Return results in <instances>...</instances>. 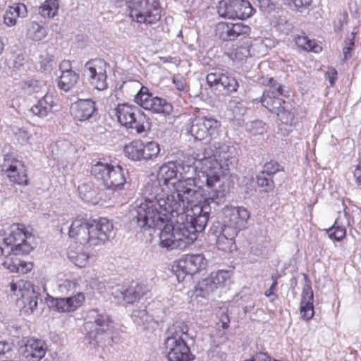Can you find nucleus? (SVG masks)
Instances as JSON below:
<instances>
[{
    "label": "nucleus",
    "instance_id": "obj_13",
    "mask_svg": "<svg viewBox=\"0 0 361 361\" xmlns=\"http://www.w3.org/2000/svg\"><path fill=\"white\" fill-rule=\"evenodd\" d=\"M89 246L104 244L114 236L113 224L106 218L90 220Z\"/></svg>",
    "mask_w": 361,
    "mask_h": 361
},
{
    "label": "nucleus",
    "instance_id": "obj_32",
    "mask_svg": "<svg viewBox=\"0 0 361 361\" xmlns=\"http://www.w3.org/2000/svg\"><path fill=\"white\" fill-rule=\"evenodd\" d=\"M277 96L271 95L269 92H264L261 99L262 104L269 111L276 114L281 109L284 103H286L283 99Z\"/></svg>",
    "mask_w": 361,
    "mask_h": 361
},
{
    "label": "nucleus",
    "instance_id": "obj_52",
    "mask_svg": "<svg viewBox=\"0 0 361 361\" xmlns=\"http://www.w3.org/2000/svg\"><path fill=\"white\" fill-rule=\"evenodd\" d=\"M78 283L75 280H66L59 286V290L61 293H74Z\"/></svg>",
    "mask_w": 361,
    "mask_h": 361
},
{
    "label": "nucleus",
    "instance_id": "obj_10",
    "mask_svg": "<svg viewBox=\"0 0 361 361\" xmlns=\"http://www.w3.org/2000/svg\"><path fill=\"white\" fill-rule=\"evenodd\" d=\"M135 102L142 108L153 113L169 115L172 110V104L165 99L153 97L145 86H142L135 96Z\"/></svg>",
    "mask_w": 361,
    "mask_h": 361
},
{
    "label": "nucleus",
    "instance_id": "obj_44",
    "mask_svg": "<svg viewBox=\"0 0 361 361\" xmlns=\"http://www.w3.org/2000/svg\"><path fill=\"white\" fill-rule=\"evenodd\" d=\"M231 273L227 270H219L212 272L209 276L215 285L216 288L223 286L230 279Z\"/></svg>",
    "mask_w": 361,
    "mask_h": 361
},
{
    "label": "nucleus",
    "instance_id": "obj_24",
    "mask_svg": "<svg viewBox=\"0 0 361 361\" xmlns=\"http://www.w3.org/2000/svg\"><path fill=\"white\" fill-rule=\"evenodd\" d=\"M348 214L343 212L339 213L338 216L336 219L334 225L326 229V233L329 238L340 241L346 235V226H349Z\"/></svg>",
    "mask_w": 361,
    "mask_h": 361
},
{
    "label": "nucleus",
    "instance_id": "obj_15",
    "mask_svg": "<svg viewBox=\"0 0 361 361\" xmlns=\"http://www.w3.org/2000/svg\"><path fill=\"white\" fill-rule=\"evenodd\" d=\"M207 260L202 254L186 255L178 262L176 276L178 281L184 280L186 276L191 277L193 274L204 269Z\"/></svg>",
    "mask_w": 361,
    "mask_h": 361
},
{
    "label": "nucleus",
    "instance_id": "obj_64",
    "mask_svg": "<svg viewBox=\"0 0 361 361\" xmlns=\"http://www.w3.org/2000/svg\"><path fill=\"white\" fill-rule=\"evenodd\" d=\"M353 49H351V47H344L343 56H344L345 60H348V59H350L351 57V51Z\"/></svg>",
    "mask_w": 361,
    "mask_h": 361
},
{
    "label": "nucleus",
    "instance_id": "obj_50",
    "mask_svg": "<svg viewBox=\"0 0 361 361\" xmlns=\"http://www.w3.org/2000/svg\"><path fill=\"white\" fill-rule=\"evenodd\" d=\"M248 130L254 135H262L265 131V124L262 121H254L251 122Z\"/></svg>",
    "mask_w": 361,
    "mask_h": 361
},
{
    "label": "nucleus",
    "instance_id": "obj_53",
    "mask_svg": "<svg viewBox=\"0 0 361 361\" xmlns=\"http://www.w3.org/2000/svg\"><path fill=\"white\" fill-rule=\"evenodd\" d=\"M17 16H16L13 13L11 12V10L7 9L4 16V23L8 26H13L16 25L17 21Z\"/></svg>",
    "mask_w": 361,
    "mask_h": 361
},
{
    "label": "nucleus",
    "instance_id": "obj_5",
    "mask_svg": "<svg viewBox=\"0 0 361 361\" xmlns=\"http://www.w3.org/2000/svg\"><path fill=\"white\" fill-rule=\"evenodd\" d=\"M185 323L174 325V331L165 339V349L169 361H192L195 359L188 341H193Z\"/></svg>",
    "mask_w": 361,
    "mask_h": 361
},
{
    "label": "nucleus",
    "instance_id": "obj_29",
    "mask_svg": "<svg viewBox=\"0 0 361 361\" xmlns=\"http://www.w3.org/2000/svg\"><path fill=\"white\" fill-rule=\"evenodd\" d=\"M55 105L54 99L52 95L45 94L37 104L30 108V111L35 116L39 118H44L51 112L53 106Z\"/></svg>",
    "mask_w": 361,
    "mask_h": 361
},
{
    "label": "nucleus",
    "instance_id": "obj_35",
    "mask_svg": "<svg viewBox=\"0 0 361 361\" xmlns=\"http://www.w3.org/2000/svg\"><path fill=\"white\" fill-rule=\"evenodd\" d=\"M126 155L133 161H142V142L134 140L125 147Z\"/></svg>",
    "mask_w": 361,
    "mask_h": 361
},
{
    "label": "nucleus",
    "instance_id": "obj_33",
    "mask_svg": "<svg viewBox=\"0 0 361 361\" xmlns=\"http://www.w3.org/2000/svg\"><path fill=\"white\" fill-rule=\"evenodd\" d=\"M4 267L11 272L26 274L32 268V264L22 261L18 258H7L3 262Z\"/></svg>",
    "mask_w": 361,
    "mask_h": 361
},
{
    "label": "nucleus",
    "instance_id": "obj_54",
    "mask_svg": "<svg viewBox=\"0 0 361 361\" xmlns=\"http://www.w3.org/2000/svg\"><path fill=\"white\" fill-rule=\"evenodd\" d=\"M257 6L263 11H269L274 9V4L272 0H257Z\"/></svg>",
    "mask_w": 361,
    "mask_h": 361
},
{
    "label": "nucleus",
    "instance_id": "obj_59",
    "mask_svg": "<svg viewBox=\"0 0 361 361\" xmlns=\"http://www.w3.org/2000/svg\"><path fill=\"white\" fill-rule=\"evenodd\" d=\"M271 280H272V284L269 287V290H267L265 292V295L267 296V297H270L271 295H275L274 291V290L276 288V286L277 285V276L271 275Z\"/></svg>",
    "mask_w": 361,
    "mask_h": 361
},
{
    "label": "nucleus",
    "instance_id": "obj_16",
    "mask_svg": "<svg viewBox=\"0 0 361 361\" xmlns=\"http://www.w3.org/2000/svg\"><path fill=\"white\" fill-rule=\"evenodd\" d=\"M219 127V121L212 117H197L192 121L190 133L195 139L202 140L215 135Z\"/></svg>",
    "mask_w": 361,
    "mask_h": 361
},
{
    "label": "nucleus",
    "instance_id": "obj_6",
    "mask_svg": "<svg viewBox=\"0 0 361 361\" xmlns=\"http://www.w3.org/2000/svg\"><path fill=\"white\" fill-rule=\"evenodd\" d=\"M114 111L121 125L134 128L137 133H144L149 128L148 118L135 105L118 104Z\"/></svg>",
    "mask_w": 361,
    "mask_h": 361
},
{
    "label": "nucleus",
    "instance_id": "obj_14",
    "mask_svg": "<svg viewBox=\"0 0 361 361\" xmlns=\"http://www.w3.org/2000/svg\"><path fill=\"white\" fill-rule=\"evenodd\" d=\"M224 223L223 228H228L231 235H237L238 233L246 228L250 212L241 207H226L224 209Z\"/></svg>",
    "mask_w": 361,
    "mask_h": 361
},
{
    "label": "nucleus",
    "instance_id": "obj_9",
    "mask_svg": "<svg viewBox=\"0 0 361 361\" xmlns=\"http://www.w3.org/2000/svg\"><path fill=\"white\" fill-rule=\"evenodd\" d=\"M10 286L11 292L18 297L17 302L22 312L26 314H32L37 306L39 296L35 287L24 280L11 283Z\"/></svg>",
    "mask_w": 361,
    "mask_h": 361
},
{
    "label": "nucleus",
    "instance_id": "obj_34",
    "mask_svg": "<svg viewBox=\"0 0 361 361\" xmlns=\"http://www.w3.org/2000/svg\"><path fill=\"white\" fill-rule=\"evenodd\" d=\"M79 74L75 71H69L66 73H61L58 80L59 87L68 92L71 90L78 83Z\"/></svg>",
    "mask_w": 361,
    "mask_h": 361
},
{
    "label": "nucleus",
    "instance_id": "obj_26",
    "mask_svg": "<svg viewBox=\"0 0 361 361\" xmlns=\"http://www.w3.org/2000/svg\"><path fill=\"white\" fill-rule=\"evenodd\" d=\"M313 291L309 285L303 287L301 302H300V315L305 320L310 319L314 315L313 308Z\"/></svg>",
    "mask_w": 361,
    "mask_h": 361
},
{
    "label": "nucleus",
    "instance_id": "obj_22",
    "mask_svg": "<svg viewBox=\"0 0 361 361\" xmlns=\"http://www.w3.org/2000/svg\"><path fill=\"white\" fill-rule=\"evenodd\" d=\"M211 231L217 235L216 243L219 250L226 252H231L235 250L234 241L235 235H231V231L228 228H223L222 225L217 222V225L214 224Z\"/></svg>",
    "mask_w": 361,
    "mask_h": 361
},
{
    "label": "nucleus",
    "instance_id": "obj_58",
    "mask_svg": "<svg viewBox=\"0 0 361 361\" xmlns=\"http://www.w3.org/2000/svg\"><path fill=\"white\" fill-rule=\"evenodd\" d=\"M337 75V71L334 68H331L329 69L328 72L326 73V78L329 80L330 85L331 86H334L335 84V78Z\"/></svg>",
    "mask_w": 361,
    "mask_h": 361
},
{
    "label": "nucleus",
    "instance_id": "obj_18",
    "mask_svg": "<svg viewBox=\"0 0 361 361\" xmlns=\"http://www.w3.org/2000/svg\"><path fill=\"white\" fill-rule=\"evenodd\" d=\"M250 33V27L242 23H220L216 27V35L223 41L234 40L240 36H247Z\"/></svg>",
    "mask_w": 361,
    "mask_h": 361
},
{
    "label": "nucleus",
    "instance_id": "obj_38",
    "mask_svg": "<svg viewBox=\"0 0 361 361\" xmlns=\"http://www.w3.org/2000/svg\"><path fill=\"white\" fill-rule=\"evenodd\" d=\"M295 44L306 51H312L314 52H319L321 51L322 47L315 44L314 41L310 39L305 35H298L294 39Z\"/></svg>",
    "mask_w": 361,
    "mask_h": 361
},
{
    "label": "nucleus",
    "instance_id": "obj_41",
    "mask_svg": "<svg viewBox=\"0 0 361 361\" xmlns=\"http://www.w3.org/2000/svg\"><path fill=\"white\" fill-rule=\"evenodd\" d=\"M58 8V0H45L39 8V13L44 18L54 17L56 13Z\"/></svg>",
    "mask_w": 361,
    "mask_h": 361
},
{
    "label": "nucleus",
    "instance_id": "obj_56",
    "mask_svg": "<svg viewBox=\"0 0 361 361\" xmlns=\"http://www.w3.org/2000/svg\"><path fill=\"white\" fill-rule=\"evenodd\" d=\"M30 136L27 131L20 130L17 134V140L21 145H23L29 140Z\"/></svg>",
    "mask_w": 361,
    "mask_h": 361
},
{
    "label": "nucleus",
    "instance_id": "obj_60",
    "mask_svg": "<svg viewBox=\"0 0 361 361\" xmlns=\"http://www.w3.org/2000/svg\"><path fill=\"white\" fill-rule=\"evenodd\" d=\"M59 68L61 73H66V72L73 71L72 70L71 64L69 61H63L59 65Z\"/></svg>",
    "mask_w": 361,
    "mask_h": 361
},
{
    "label": "nucleus",
    "instance_id": "obj_61",
    "mask_svg": "<svg viewBox=\"0 0 361 361\" xmlns=\"http://www.w3.org/2000/svg\"><path fill=\"white\" fill-rule=\"evenodd\" d=\"M353 175L356 180V183L358 185H361V158L359 161V163L355 170L354 171Z\"/></svg>",
    "mask_w": 361,
    "mask_h": 361
},
{
    "label": "nucleus",
    "instance_id": "obj_63",
    "mask_svg": "<svg viewBox=\"0 0 361 361\" xmlns=\"http://www.w3.org/2000/svg\"><path fill=\"white\" fill-rule=\"evenodd\" d=\"M23 61L24 58L20 55H18L13 61V67L16 70H20L23 65Z\"/></svg>",
    "mask_w": 361,
    "mask_h": 361
},
{
    "label": "nucleus",
    "instance_id": "obj_45",
    "mask_svg": "<svg viewBox=\"0 0 361 361\" xmlns=\"http://www.w3.org/2000/svg\"><path fill=\"white\" fill-rule=\"evenodd\" d=\"M264 84L269 86L270 90H267L271 95L286 96L288 92L285 90V86L278 83L274 78H269L264 81Z\"/></svg>",
    "mask_w": 361,
    "mask_h": 361
},
{
    "label": "nucleus",
    "instance_id": "obj_42",
    "mask_svg": "<svg viewBox=\"0 0 361 361\" xmlns=\"http://www.w3.org/2000/svg\"><path fill=\"white\" fill-rule=\"evenodd\" d=\"M272 176H268L267 173H262V171L256 176L257 184L261 190L264 192L271 191L274 188V183L271 178Z\"/></svg>",
    "mask_w": 361,
    "mask_h": 361
},
{
    "label": "nucleus",
    "instance_id": "obj_27",
    "mask_svg": "<svg viewBox=\"0 0 361 361\" xmlns=\"http://www.w3.org/2000/svg\"><path fill=\"white\" fill-rule=\"evenodd\" d=\"M6 173L11 182L18 185H27L28 179L21 161L18 160L13 161L6 169Z\"/></svg>",
    "mask_w": 361,
    "mask_h": 361
},
{
    "label": "nucleus",
    "instance_id": "obj_46",
    "mask_svg": "<svg viewBox=\"0 0 361 361\" xmlns=\"http://www.w3.org/2000/svg\"><path fill=\"white\" fill-rule=\"evenodd\" d=\"M233 61H241L250 56V48L247 45H242L233 48L229 53Z\"/></svg>",
    "mask_w": 361,
    "mask_h": 361
},
{
    "label": "nucleus",
    "instance_id": "obj_8",
    "mask_svg": "<svg viewBox=\"0 0 361 361\" xmlns=\"http://www.w3.org/2000/svg\"><path fill=\"white\" fill-rule=\"evenodd\" d=\"M32 234L25 230V226L21 224H13L11 232L4 238V244L10 247V251L14 255H28L33 249L31 241Z\"/></svg>",
    "mask_w": 361,
    "mask_h": 361
},
{
    "label": "nucleus",
    "instance_id": "obj_57",
    "mask_svg": "<svg viewBox=\"0 0 361 361\" xmlns=\"http://www.w3.org/2000/svg\"><path fill=\"white\" fill-rule=\"evenodd\" d=\"M269 360H271V357L267 353H256L250 359L246 360L245 361H269Z\"/></svg>",
    "mask_w": 361,
    "mask_h": 361
},
{
    "label": "nucleus",
    "instance_id": "obj_3",
    "mask_svg": "<svg viewBox=\"0 0 361 361\" xmlns=\"http://www.w3.org/2000/svg\"><path fill=\"white\" fill-rule=\"evenodd\" d=\"M91 173L101 180L105 190L113 195H118L128 183V171L119 164H104L100 161L92 166Z\"/></svg>",
    "mask_w": 361,
    "mask_h": 361
},
{
    "label": "nucleus",
    "instance_id": "obj_23",
    "mask_svg": "<svg viewBox=\"0 0 361 361\" xmlns=\"http://www.w3.org/2000/svg\"><path fill=\"white\" fill-rule=\"evenodd\" d=\"M90 220L86 221L84 219H75L73 221L68 227V235L70 238H75L80 244H88L90 240Z\"/></svg>",
    "mask_w": 361,
    "mask_h": 361
},
{
    "label": "nucleus",
    "instance_id": "obj_17",
    "mask_svg": "<svg viewBox=\"0 0 361 361\" xmlns=\"http://www.w3.org/2000/svg\"><path fill=\"white\" fill-rule=\"evenodd\" d=\"M207 82L211 87H216L219 85L228 92H235L239 87L237 80L227 72L221 69H215L206 77Z\"/></svg>",
    "mask_w": 361,
    "mask_h": 361
},
{
    "label": "nucleus",
    "instance_id": "obj_28",
    "mask_svg": "<svg viewBox=\"0 0 361 361\" xmlns=\"http://www.w3.org/2000/svg\"><path fill=\"white\" fill-rule=\"evenodd\" d=\"M51 151L54 159L59 160L67 159L75 153V147L68 140H58L51 145Z\"/></svg>",
    "mask_w": 361,
    "mask_h": 361
},
{
    "label": "nucleus",
    "instance_id": "obj_19",
    "mask_svg": "<svg viewBox=\"0 0 361 361\" xmlns=\"http://www.w3.org/2000/svg\"><path fill=\"white\" fill-rule=\"evenodd\" d=\"M147 291V289L145 286L133 281L127 287L116 286L112 291V295L116 298L122 299L125 302L130 304L145 295Z\"/></svg>",
    "mask_w": 361,
    "mask_h": 361
},
{
    "label": "nucleus",
    "instance_id": "obj_55",
    "mask_svg": "<svg viewBox=\"0 0 361 361\" xmlns=\"http://www.w3.org/2000/svg\"><path fill=\"white\" fill-rule=\"evenodd\" d=\"M173 82L176 89L179 91H183L185 87V80L181 76H174L173 78Z\"/></svg>",
    "mask_w": 361,
    "mask_h": 361
},
{
    "label": "nucleus",
    "instance_id": "obj_39",
    "mask_svg": "<svg viewBox=\"0 0 361 361\" xmlns=\"http://www.w3.org/2000/svg\"><path fill=\"white\" fill-rule=\"evenodd\" d=\"M67 255L70 261L79 267H85L88 263L89 255L85 252L69 249Z\"/></svg>",
    "mask_w": 361,
    "mask_h": 361
},
{
    "label": "nucleus",
    "instance_id": "obj_11",
    "mask_svg": "<svg viewBox=\"0 0 361 361\" xmlns=\"http://www.w3.org/2000/svg\"><path fill=\"white\" fill-rule=\"evenodd\" d=\"M106 71L107 63L101 59H91L84 66V76L97 90H104L108 87Z\"/></svg>",
    "mask_w": 361,
    "mask_h": 361
},
{
    "label": "nucleus",
    "instance_id": "obj_20",
    "mask_svg": "<svg viewBox=\"0 0 361 361\" xmlns=\"http://www.w3.org/2000/svg\"><path fill=\"white\" fill-rule=\"evenodd\" d=\"M84 301L83 293L78 292L71 297L51 298L49 301V306L59 312H70L80 307Z\"/></svg>",
    "mask_w": 361,
    "mask_h": 361
},
{
    "label": "nucleus",
    "instance_id": "obj_25",
    "mask_svg": "<svg viewBox=\"0 0 361 361\" xmlns=\"http://www.w3.org/2000/svg\"><path fill=\"white\" fill-rule=\"evenodd\" d=\"M25 356L32 361H39L45 355L47 348L45 343L37 338H29L25 344Z\"/></svg>",
    "mask_w": 361,
    "mask_h": 361
},
{
    "label": "nucleus",
    "instance_id": "obj_47",
    "mask_svg": "<svg viewBox=\"0 0 361 361\" xmlns=\"http://www.w3.org/2000/svg\"><path fill=\"white\" fill-rule=\"evenodd\" d=\"M26 84L27 87H25V90L29 94L32 92L38 93L39 92H44L45 90V84L43 81L32 80Z\"/></svg>",
    "mask_w": 361,
    "mask_h": 361
},
{
    "label": "nucleus",
    "instance_id": "obj_43",
    "mask_svg": "<svg viewBox=\"0 0 361 361\" xmlns=\"http://www.w3.org/2000/svg\"><path fill=\"white\" fill-rule=\"evenodd\" d=\"M133 322L139 326H142L144 329L146 328V324L149 323L152 318L148 315L147 311L145 309H137L134 310L131 314Z\"/></svg>",
    "mask_w": 361,
    "mask_h": 361
},
{
    "label": "nucleus",
    "instance_id": "obj_31",
    "mask_svg": "<svg viewBox=\"0 0 361 361\" xmlns=\"http://www.w3.org/2000/svg\"><path fill=\"white\" fill-rule=\"evenodd\" d=\"M27 37L35 42L44 39L48 32L47 27L44 23L30 22L26 26Z\"/></svg>",
    "mask_w": 361,
    "mask_h": 361
},
{
    "label": "nucleus",
    "instance_id": "obj_2",
    "mask_svg": "<svg viewBox=\"0 0 361 361\" xmlns=\"http://www.w3.org/2000/svg\"><path fill=\"white\" fill-rule=\"evenodd\" d=\"M197 170V185L206 186V202L215 206L225 201L228 192L224 179L235 168L237 158L233 147L223 142H214L201 152H194Z\"/></svg>",
    "mask_w": 361,
    "mask_h": 361
},
{
    "label": "nucleus",
    "instance_id": "obj_4",
    "mask_svg": "<svg viewBox=\"0 0 361 361\" xmlns=\"http://www.w3.org/2000/svg\"><path fill=\"white\" fill-rule=\"evenodd\" d=\"M113 328V322L106 312L92 309L85 317L84 329L86 334L84 342L94 346L102 345Z\"/></svg>",
    "mask_w": 361,
    "mask_h": 361
},
{
    "label": "nucleus",
    "instance_id": "obj_1",
    "mask_svg": "<svg viewBox=\"0 0 361 361\" xmlns=\"http://www.w3.org/2000/svg\"><path fill=\"white\" fill-rule=\"evenodd\" d=\"M195 155L184 154L164 164L154 180L142 191L144 202L135 209L133 222L144 231L160 230V245L167 250H184L197 239L207 224L212 207L206 196L188 210L203 185H197Z\"/></svg>",
    "mask_w": 361,
    "mask_h": 361
},
{
    "label": "nucleus",
    "instance_id": "obj_7",
    "mask_svg": "<svg viewBox=\"0 0 361 361\" xmlns=\"http://www.w3.org/2000/svg\"><path fill=\"white\" fill-rule=\"evenodd\" d=\"M130 16L138 23L152 24L161 18V7L157 0H130Z\"/></svg>",
    "mask_w": 361,
    "mask_h": 361
},
{
    "label": "nucleus",
    "instance_id": "obj_36",
    "mask_svg": "<svg viewBox=\"0 0 361 361\" xmlns=\"http://www.w3.org/2000/svg\"><path fill=\"white\" fill-rule=\"evenodd\" d=\"M296 112V109L286 102L276 115L283 123L292 126L295 123Z\"/></svg>",
    "mask_w": 361,
    "mask_h": 361
},
{
    "label": "nucleus",
    "instance_id": "obj_40",
    "mask_svg": "<svg viewBox=\"0 0 361 361\" xmlns=\"http://www.w3.org/2000/svg\"><path fill=\"white\" fill-rule=\"evenodd\" d=\"M160 152L159 145L155 142H142V161L152 159L158 156Z\"/></svg>",
    "mask_w": 361,
    "mask_h": 361
},
{
    "label": "nucleus",
    "instance_id": "obj_48",
    "mask_svg": "<svg viewBox=\"0 0 361 361\" xmlns=\"http://www.w3.org/2000/svg\"><path fill=\"white\" fill-rule=\"evenodd\" d=\"M282 170L283 167L279 163L274 161H270L264 165V169L262 171V172L267 173L268 176H272L276 172L281 171Z\"/></svg>",
    "mask_w": 361,
    "mask_h": 361
},
{
    "label": "nucleus",
    "instance_id": "obj_30",
    "mask_svg": "<svg viewBox=\"0 0 361 361\" xmlns=\"http://www.w3.org/2000/svg\"><path fill=\"white\" fill-rule=\"evenodd\" d=\"M78 190L80 197L87 202L96 204L103 199L102 192H98L90 182L80 185Z\"/></svg>",
    "mask_w": 361,
    "mask_h": 361
},
{
    "label": "nucleus",
    "instance_id": "obj_12",
    "mask_svg": "<svg viewBox=\"0 0 361 361\" xmlns=\"http://www.w3.org/2000/svg\"><path fill=\"white\" fill-rule=\"evenodd\" d=\"M221 17L229 19H245L250 17L254 9L246 0H221L217 6Z\"/></svg>",
    "mask_w": 361,
    "mask_h": 361
},
{
    "label": "nucleus",
    "instance_id": "obj_51",
    "mask_svg": "<svg viewBox=\"0 0 361 361\" xmlns=\"http://www.w3.org/2000/svg\"><path fill=\"white\" fill-rule=\"evenodd\" d=\"M11 12L17 16V18H24L27 15V8L24 4L16 3L8 7Z\"/></svg>",
    "mask_w": 361,
    "mask_h": 361
},
{
    "label": "nucleus",
    "instance_id": "obj_37",
    "mask_svg": "<svg viewBox=\"0 0 361 361\" xmlns=\"http://www.w3.org/2000/svg\"><path fill=\"white\" fill-rule=\"evenodd\" d=\"M216 289L209 277L200 281L195 287V293L197 297L206 298Z\"/></svg>",
    "mask_w": 361,
    "mask_h": 361
},
{
    "label": "nucleus",
    "instance_id": "obj_49",
    "mask_svg": "<svg viewBox=\"0 0 361 361\" xmlns=\"http://www.w3.org/2000/svg\"><path fill=\"white\" fill-rule=\"evenodd\" d=\"M54 63V56L46 54L40 56L41 68L44 71H51Z\"/></svg>",
    "mask_w": 361,
    "mask_h": 361
},
{
    "label": "nucleus",
    "instance_id": "obj_62",
    "mask_svg": "<svg viewBox=\"0 0 361 361\" xmlns=\"http://www.w3.org/2000/svg\"><path fill=\"white\" fill-rule=\"evenodd\" d=\"M355 37V32L353 31L346 38L345 41V47H350L353 49L354 47V42Z\"/></svg>",
    "mask_w": 361,
    "mask_h": 361
},
{
    "label": "nucleus",
    "instance_id": "obj_21",
    "mask_svg": "<svg viewBox=\"0 0 361 361\" xmlns=\"http://www.w3.org/2000/svg\"><path fill=\"white\" fill-rule=\"evenodd\" d=\"M97 111L96 103L92 99H78L70 107L71 114L80 121L90 119L97 114Z\"/></svg>",
    "mask_w": 361,
    "mask_h": 361
}]
</instances>
